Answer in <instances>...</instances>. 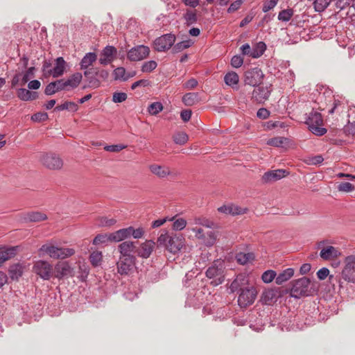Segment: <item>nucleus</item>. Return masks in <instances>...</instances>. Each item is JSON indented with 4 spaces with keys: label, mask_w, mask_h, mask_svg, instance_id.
<instances>
[{
    "label": "nucleus",
    "mask_w": 355,
    "mask_h": 355,
    "mask_svg": "<svg viewBox=\"0 0 355 355\" xmlns=\"http://www.w3.org/2000/svg\"><path fill=\"white\" fill-rule=\"evenodd\" d=\"M245 281V277L239 275L231 284V289L234 291L239 289L238 304L242 309H245L252 305L257 297V291L254 286L242 288Z\"/></svg>",
    "instance_id": "1"
},
{
    "label": "nucleus",
    "mask_w": 355,
    "mask_h": 355,
    "mask_svg": "<svg viewBox=\"0 0 355 355\" xmlns=\"http://www.w3.org/2000/svg\"><path fill=\"white\" fill-rule=\"evenodd\" d=\"M157 243L158 245L164 246L170 252L175 254L184 246V239L177 234L169 236L166 230H162Z\"/></svg>",
    "instance_id": "2"
},
{
    "label": "nucleus",
    "mask_w": 355,
    "mask_h": 355,
    "mask_svg": "<svg viewBox=\"0 0 355 355\" xmlns=\"http://www.w3.org/2000/svg\"><path fill=\"white\" fill-rule=\"evenodd\" d=\"M315 290L311 285V280L307 277H302L292 282L290 295L299 299L304 296L312 295Z\"/></svg>",
    "instance_id": "3"
},
{
    "label": "nucleus",
    "mask_w": 355,
    "mask_h": 355,
    "mask_svg": "<svg viewBox=\"0 0 355 355\" xmlns=\"http://www.w3.org/2000/svg\"><path fill=\"white\" fill-rule=\"evenodd\" d=\"M225 264L223 261H215L213 264L209 267L206 271V276L209 279H213L211 284L214 286H218L222 284L225 279Z\"/></svg>",
    "instance_id": "4"
},
{
    "label": "nucleus",
    "mask_w": 355,
    "mask_h": 355,
    "mask_svg": "<svg viewBox=\"0 0 355 355\" xmlns=\"http://www.w3.org/2000/svg\"><path fill=\"white\" fill-rule=\"evenodd\" d=\"M306 123L310 131L317 136H322L327 132V129L322 128V117L320 113L312 112L306 119Z\"/></svg>",
    "instance_id": "5"
},
{
    "label": "nucleus",
    "mask_w": 355,
    "mask_h": 355,
    "mask_svg": "<svg viewBox=\"0 0 355 355\" xmlns=\"http://www.w3.org/2000/svg\"><path fill=\"white\" fill-rule=\"evenodd\" d=\"M40 162L49 170H60L63 166V161L61 157L53 153H42L40 157Z\"/></svg>",
    "instance_id": "6"
},
{
    "label": "nucleus",
    "mask_w": 355,
    "mask_h": 355,
    "mask_svg": "<svg viewBox=\"0 0 355 355\" xmlns=\"http://www.w3.org/2000/svg\"><path fill=\"white\" fill-rule=\"evenodd\" d=\"M33 271L44 280H49L53 276V266L46 261H35L33 266Z\"/></svg>",
    "instance_id": "7"
},
{
    "label": "nucleus",
    "mask_w": 355,
    "mask_h": 355,
    "mask_svg": "<svg viewBox=\"0 0 355 355\" xmlns=\"http://www.w3.org/2000/svg\"><path fill=\"white\" fill-rule=\"evenodd\" d=\"M341 276L345 281L355 283V255H349L345 258Z\"/></svg>",
    "instance_id": "8"
},
{
    "label": "nucleus",
    "mask_w": 355,
    "mask_h": 355,
    "mask_svg": "<svg viewBox=\"0 0 355 355\" xmlns=\"http://www.w3.org/2000/svg\"><path fill=\"white\" fill-rule=\"evenodd\" d=\"M175 35L171 33L164 34L155 40L153 46L158 52H164L170 49L175 42Z\"/></svg>",
    "instance_id": "9"
},
{
    "label": "nucleus",
    "mask_w": 355,
    "mask_h": 355,
    "mask_svg": "<svg viewBox=\"0 0 355 355\" xmlns=\"http://www.w3.org/2000/svg\"><path fill=\"white\" fill-rule=\"evenodd\" d=\"M263 76L264 75L261 69L258 67H254L245 72L244 83L245 85L256 87L260 85Z\"/></svg>",
    "instance_id": "10"
},
{
    "label": "nucleus",
    "mask_w": 355,
    "mask_h": 355,
    "mask_svg": "<svg viewBox=\"0 0 355 355\" xmlns=\"http://www.w3.org/2000/svg\"><path fill=\"white\" fill-rule=\"evenodd\" d=\"M272 85L269 84L266 86L259 85L257 87L254 88L252 94V98L254 101L258 103H263L266 101L272 92Z\"/></svg>",
    "instance_id": "11"
},
{
    "label": "nucleus",
    "mask_w": 355,
    "mask_h": 355,
    "mask_svg": "<svg viewBox=\"0 0 355 355\" xmlns=\"http://www.w3.org/2000/svg\"><path fill=\"white\" fill-rule=\"evenodd\" d=\"M150 53V49L144 45H138L128 51L127 56L130 61H140L145 59Z\"/></svg>",
    "instance_id": "12"
},
{
    "label": "nucleus",
    "mask_w": 355,
    "mask_h": 355,
    "mask_svg": "<svg viewBox=\"0 0 355 355\" xmlns=\"http://www.w3.org/2000/svg\"><path fill=\"white\" fill-rule=\"evenodd\" d=\"M116 55L117 49L113 46L107 45L101 51L98 62L102 65H107L115 60Z\"/></svg>",
    "instance_id": "13"
},
{
    "label": "nucleus",
    "mask_w": 355,
    "mask_h": 355,
    "mask_svg": "<svg viewBox=\"0 0 355 355\" xmlns=\"http://www.w3.org/2000/svg\"><path fill=\"white\" fill-rule=\"evenodd\" d=\"M136 257H119L116 263L117 272L121 275H128L132 270L135 264Z\"/></svg>",
    "instance_id": "14"
},
{
    "label": "nucleus",
    "mask_w": 355,
    "mask_h": 355,
    "mask_svg": "<svg viewBox=\"0 0 355 355\" xmlns=\"http://www.w3.org/2000/svg\"><path fill=\"white\" fill-rule=\"evenodd\" d=\"M192 231L196 233V237L202 240L205 245L210 247L215 244L217 239V234L215 232L209 230L204 233L201 228H193Z\"/></svg>",
    "instance_id": "15"
},
{
    "label": "nucleus",
    "mask_w": 355,
    "mask_h": 355,
    "mask_svg": "<svg viewBox=\"0 0 355 355\" xmlns=\"http://www.w3.org/2000/svg\"><path fill=\"white\" fill-rule=\"evenodd\" d=\"M325 241H322L318 243V248H321L320 257L324 260L335 259L341 255L340 250L331 245L324 246Z\"/></svg>",
    "instance_id": "16"
},
{
    "label": "nucleus",
    "mask_w": 355,
    "mask_h": 355,
    "mask_svg": "<svg viewBox=\"0 0 355 355\" xmlns=\"http://www.w3.org/2000/svg\"><path fill=\"white\" fill-rule=\"evenodd\" d=\"M121 241L128 239L132 236L134 239H141L145 233L143 227H138L135 229L133 227L130 226L126 228L119 230Z\"/></svg>",
    "instance_id": "17"
},
{
    "label": "nucleus",
    "mask_w": 355,
    "mask_h": 355,
    "mask_svg": "<svg viewBox=\"0 0 355 355\" xmlns=\"http://www.w3.org/2000/svg\"><path fill=\"white\" fill-rule=\"evenodd\" d=\"M119 230L110 234H99L93 240L94 245L107 244L108 243L120 242Z\"/></svg>",
    "instance_id": "18"
},
{
    "label": "nucleus",
    "mask_w": 355,
    "mask_h": 355,
    "mask_svg": "<svg viewBox=\"0 0 355 355\" xmlns=\"http://www.w3.org/2000/svg\"><path fill=\"white\" fill-rule=\"evenodd\" d=\"M73 275V268L67 261L59 262L55 266L54 277L58 279Z\"/></svg>",
    "instance_id": "19"
},
{
    "label": "nucleus",
    "mask_w": 355,
    "mask_h": 355,
    "mask_svg": "<svg viewBox=\"0 0 355 355\" xmlns=\"http://www.w3.org/2000/svg\"><path fill=\"white\" fill-rule=\"evenodd\" d=\"M155 243L152 240H146L139 247L136 246L135 253L143 259L148 258L155 248Z\"/></svg>",
    "instance_id": "20"
},
{
    "label": "nucleus",
    "mask_w": 355,
    "mask_h": 355,
    "mask_svg": "<svg viewBox=\"0 0 355 355\" xmlns=\"http://www.w3.org/2000/svg\"><path fill=\"white\" fill-rule=\"evenodd\" d=\"M137 243V242L127 241L119 244L118 245V250L120 252V257H135V256L132 254V253H135Z\"/></svg>",
    "instance_id": "21"
},
{
    "label": "nucleus",
    "mask_w": 355,
    "mask_h": 355,
    "mask_svg": "<svg viewBox=\"0 0 355 355\" xmlns=\"http://www.w3.org/2000/svg\"><path fill=\"white\" fill-rule=\"evenodd\" d=\"M288 172L283 169H277L265 173L262 177V180L265 182H274L285 177Z\"/></svg>",
    "instance_id": "22"
},
{
    "label": "nucleus",
    "mask_w": 355,
    "mask_h": 355,
    "mask_svg": "<svg viewBox=\"0 0 355 355\" xmlns=\"http://www.w3.org/2000/svg\"><path fill=\"white\" fill-rule=\"evenodd\" d=\"M66 62L62 57H59L55 60V67L47 72L52 75L53 78H58L63 75L65 71Z\"/></svg>",
    "instance_id": "23"
},
{
    "label": "nucleus",
    "mask_w": 355,
    "mask_h": 355,
    "mask_svg": "<svg viewBox=\"0 0 355 355\" xmlns=\"http://www.w3.org/2000/svg\"><path fill=\"white\" fill-rule=\"evenodd\" d=\"M85 77L89 83V87L92 88H97L100 86L101 82L100 80L96 78V74L95 72V68H90L85 71L84 72Z\"/></svg>",
    "instance_id": "24"
},
{
    "label": "nucleus",
    "mask_w": 355,
    "mask_h": 355,
    "mask_svg": "<svg viewBox=\"0 0 355 355\" xmlns=\"http://www.w3.org/2000/svg\"><path fill=\"white\" fill-rule=\"evenodd\" d=\"M277 299V292L275 289L265 290L261 294L260 302L263 304H271Z\"/></svg>",
    "instance_id": "25"
},
{
    "label": "nucleus",
    "mask_w": 355,
    "mask_h": 355,
    "mask_svg": "<svg viewBox=\"0 0 355 355\" xmlns=\"http://www.w3.org/2000/svg\"><path fill=\"white\" fill-rule=\"evenodd\" d=\"M47 219V216L46 214L38 212V211H32V212H28L24 214L22 217V220L24 222L28 223V222H40L42 220H45Z\"/></svg>",
    "instance_id": "26"
},
{
    "label": "nucleus",
    "mask_w": 355,
    "mask_h": 355,
    "mask_svg": "<svg viewBox=\"0 0 355 355\" xmlns=\"http://www.w3.org/2000/svg\"><path fill=\"white\" fill-rule=\"evenodd\" d=\"M149 168L152 173L160 178H164L171 175V171L168 166L152 164L149 166Z\"/></svg>",
    "instance_id": "27"
},
{
    "label": "nucleus",
    "mask_w": 355,
    "mask_h": 355,
    "mask_svg": "<svg viewBox=\"0 0 355 355\" xmlns=\"http://www.w3.org/2000/svg\"><path fill=\"white\" fill-rule=\"evenodd\" d=\"M62 90H64V87L60 79L48 84L45 88L44 94L47 96H51Z\"/></svg>",
    "instance_id": "28"
},
{
    "label": "nucleus",
    "mask_w": 355,
    "mask_h": 355,
    "mask_svg": "<svg viewBox=\"0 0 355 355\" xmlns=\"http://www.w3.org/2000/svg\"><path fill=\"white\" fill-rule=\"evenodd\" d=\"M294 275V270L291 268H286L281 272L275 278V282L278 285H281L290 279Z\"/></svg>",
    "instance_id": "29"
},
{
    "label": "nucleus",
    "mask_w": 355,
    "mask_h": 355,
    "mask_svg": "<svg viewBox=\"0 0 355 355\" xmlns=\"http://www.w3.org/2000/svg\"><path fill=\"white\" fill-rule=\"evenodd\" d=\"M58 247L53 245L45 244L42 245L40 248L39 252L40 254H48L51 258L56 259L57 252Z\"/></svg>",
    "instance_id": "30"
},
{
    "label": "nucleus",
    "mask_w": 355,
    "mask_h": 355,
    "mask_svg": "<svg viewBox=\"0 0 355 355\" xmlns=\"http://www.w3.org/2000/svg\"><path fill=\"white\" fill-rule=\"evenodd\" d=\"M97 59V55L95 53L89 52L85 54L80 62V67L82 69H88Z\"/></svg>",
    "instance_id": "31"
},
{
    "label": "nucleus",
    "mask_w": 355,
    "mask_h": 355,
    "mask_svg": "<svg viewBox=\"0 0 355 355\" xmlns=\"http://www.w3.org/2000/svg\"><path fill=\"white\" fill-rule=\"evenodd\" d=\"M224 80L226 85L232 87H234L239 83V75L234 72H228L224 77Z\"/></svg>",
    "instance_id": "32"
},
{
    "label": "nucleus",
    "mask_w": 355,
    "mask_h": 355,
    "mask_svg": "<svg viewBox=\"0 0 355 355\" xmlns=\"http://www.w3.org/2000/svg\"><path fill=\"white\" fill-rule=\"evenodd\" d=\"M266 49V45L263 42H259L252 49L251 57L258 58L261 57Z\"/></svg>",
    "instance_id": "33"
},
{
    "label": "nucleus",
    "mask_w": 355,
    "mask_h": 355,
    "mask_svg": "<svg viewBox=\"0 0 355 355\" xmlns=\"http://www.w3.org/2000/svg\"><path fill=\"white\" fill-rule=\"evenodd\" d=\"M182 17L185 21L186 25L188 26L196 24L198 21L196 11L191 10H187Z\"/></svg>",
    "instance_id": "34"
},
{
    "label": "nucleus",
    "mask_w": 355,
    "mask_h": 355,
    "mask_svg": "<svg viewBox=\"0 0 355 355\" xmlns=\"http://www.w3.org/2000/svg\"><path fill=\"white\" fill-rule=\"evenodd\" d=\"M57 254L56 259H64L73 256L75 250L73 248L58 247Z\"/></svg>",
    "instance_id": "35"
},
{
    "label": "nucleus",
    "mask_w": 355,
    "mask_h": 355,
    "mask_svg": "<svg viewBox=\"0 0 355 355\" xmlns=\"http://www.w3.org/2000/svg\"><path fill=\"white\" fill-rule=\"evenodd\" d=\"M192 44L193 42L191 40L182 41L173 46V47L172 48V52L173 53H178L190 47Z\"/></svg>",
    "instance_id": "36"
},
{
    "label": "nucleus",
    "mask_w": 355,
    "mask_h": 355,
    "mask_svg": "<svg viewBox=\"0 0 355 355\" xmlns=\"http://www.w3.org/2000/svg\"><path fill=\"white\" fill-rule=\"evenodd\" d=\"M9 275L12 279H18L22 275V268L19 264H14L9 268Z\"/></svg>",
    "instance_id": "37"
},
{
    "label": "nucleus",
    "mask_w": 355,
    "mask_h": 355,
    "mask_svg": "<svg viewBox=\"0 0 355 355\" xmlns=\"http://www.w3.org/2000/svg\"><path fill=\"white\" fill-rule=\"evenodd\" d=\"M332 0H313L314 9L316 12L324 11L330 4Z\"/></svg>",
    "instance_id": "38"
},
{
    "label": "nucleus",
    "mask_w": 355,
    "mask_h": 355,
    "mask_svg": "<svg viewBox=\"0 0 355 355\" xmlns=\"http://www.w3.org/2000/svg\"><path fill=\"white\" fill-rule=\"evenodd\" d=\"M236 259L238 263L244 265L246 264L250 260L254 259V255L252 253H238L236 256Z\"/></svg>",
    "instance_id": "39"
},
{
    "label": "nucleus",
    "mask_w": 355,
    "mask_h": 355,
    "mask_svg": "<svg viewBox=\"0 0 355 355\" xmlns=\"http://www.w3.org/2000/svg\"><path fill=\"white\" fill-rule=\"evenodd\" d=\"M173 141L176 144L184 145L189 139L188 135L184 132H176L173 137Z\"/></svg>",
    "instance_id": "40"
},
{
    "label": "nucleus",
    "mask_w": 355,
    "mask_h": 355,
    "mask_svg": "<svg viewBox=\"0 0 355 355\" xmlns=\"http://www.w3.org/2000/svg\"><path fill=\"white\" fill-rule=\"evenodd\" d=\"M198 94L197 93H188L183 96L182 101L186 105L191 106L193 105L198 99Z\"/></svg>",
    "instance_id": "41"
},
{
    "label": "nucleus",
    "mask_w": 355,
    "mask_h": 355,
    "mask_svg": "<svg viewBox=\"0 0 355 355\" xmlns=\"http://www.w3.org/2000/svg\"><path fill=\"white\" fill-rule=\"evenodd\" d=\"M76 109L77 105L75 103L71 101H66L64 103L56 106L55 110L62 111L65 110H69L71 111H75L76 110Z\"/></svg>",
    "instance_id": "42"
},
{
    "label": "nucleus",
    "mask_w": 355,
    "mask_h": 355,
    "mask_svg": "<svg viewBox=\"0 0 355 355\" xmlns=\"http://www.w3.org/2000/svg\"><path fill=\"white\" fill-rule=\"evenodd\" d=\"M102 253L98 251L93 252L89 256L90 262L94 266L100 265L102 261Z\"/></svg>",
    "instance_id": "43"
},
{
    "label": "nucleus",
    "mask_w": 355,
    "mask_h": 355,
    "mask_svg": "<svg viewBox=\"0 0 355 355\" xmlns=\"http://www.w3.org/2000/svg\"><path fill=\"white\" fill-rule=\"evenodd\" d=\"M293 15V9H286L280 11L278 15V19L282 21H288Z\"/></svg>",
    "instance_id": "44"
},
{
    "label": "nucleus",
    "mask_w": 355,
    "mask_h": 355,
    "mask_svg": "<svg viewBox=\"0 0 355 355\" xmlns=\"http://www.w3.org/2000/svg\"><path fill=\"white\" fill-rule=\"evenodd\" d=\"M162 110L163 105L160 102H154L148 107V111L151 115H156Z\"/></svg>",
    "instance_id": "45"
},
{
    "label": "nucleus",
    "mask_w": 355,
    "mask_h": 355,
    "mask_svg": "<svg viewBox=\"0 0 355 355\" xmlns=\"http://www.w3.org/2000/svg\"><path fill=\"white\" fill-rule=\"evenodd\" d=\"M113 75L115 80H127L128 77H125V69L123 67H119L115 69L113 71Z\"/></svg>",
    "instance_id": "46"
},
{
    "label": "nucleus",
    "mask_w": 355,
    "mask_h": 355,
    "mask_svg": "<svg viewBox=\"0 0 355 355\" xmlns=\"http://www.w3.org/2000/svg\"><path fill=\"white\" fill-rule=\"evenodd\" d=\"M83 78V76L80 73H73L72 76H71L68 80H69L71 85H72V88H76L77 87L81 80Z\"/></svg>",
    "instance_id": "47"
},
{
    "label": "nucleus",
    "mask_w": 355,
    "mask_h": 355,
    "mask_svg": "<svg viewBox=\"0 0 355 355\" xmlns=\"http://www.w3.org/2000/svg\"><path fill=\"white\" fill-rule=\"evenodd\" d=\"M194 223L200 225L208 228H213L215 226L214 222L205 218H196L194 219Z\"/></svg>",
    "instance_id": "48"
},
{
    "label": "nucleus",
    "mask_w": 355,
    "mask_h": 355,
    "mask_svg": "<svg viewBox=\"0 0 355 355\" xmlns=\"http://www.w3.org/2000/svg\"><path fill=\"white\" fill-rule=\"evenodd\" d=\"M276 277V272L274 270H269L264 272L261 279L265 283H270Z\"/></svg>",
    "instance_id": "49"
},
{
    "label": "nucleus",
    "mask_w": 355,
    "mask_h": 355,
    "mask_svg": "<svg viewBox=\"0 0 355 355\" xmlns=\"http://www.w3.org/2000/svg\"><path fill=\"white\" fill-rule=\"evenodd\" d=\"M99 225L102 227H111L116 223V220L114 218H108L105 216H103L98 218Z\"/></svg>",
    "instance_id": "50"
},
{
    "label": "nucleus",
    "mask_w": 355,
    "mask_h": 355,
    "mask_svg": "<svg viewBox=\"0 0 355 355\" xmlns=\"http://www.w3.org/2000/svg\"><path fill=\"white\" fill-rule=\"evenodd\" d=\"M157 66V64L154 60L148 61L144 63L141 67V71L143 72H150L154 70Z\"/></svg>",
    "instance_id": "51"
},
{
    "label": "nucleus",
    "mask_w": 355,
    "mask_h": 355,
    "mask_svg": "<svg viewBox=\"0 0 355 355\" xmlns=\"http://www.w3.org/2000/svg\"><path fill=\"white\" fill-rule=\"evenodd\" d=\"M338 190L342 192H351L354 190V187L349 182H343L339 184L338 186Z\"/></svg>",
    "instance_id": "52"
},
{
    "label": "nucleus",
    "mask_w": 355,
    "mask_h": 355,
    "mask_svg": "<svg viewBox=\"0 0 355 355\" xmlns=\"http://www.w3.org/2000/svg\"><path fill=\"white\" fill-rule=\"evenodd\" d=\"M30 94H31V92L28 89L21 88L18 90L17 96L22 101H30Z\"/></svg>",
    "instance_id": "53"
},
{
    "label": "nucleus",
    "mask_w": 355,
    "mask_h": 355,
    "mask_svg": "<svg viewBox=\"0 0 355 355\" xmlns=\"http://www.w3.org/2000/svg\"><path fill=\"white\" fill-rule=\"evenodd\" d=\"M279 0H266L263 3L262 10L267 12L272 10L277 4Z\"/></svg>",
    "instance_id": "54"
},
{
    "label": "nucleus",
    "mask_w": 355,
    "mask_h": 355,
    "mask_svg": "<svg viewBox=\"0 0 355 355\" xmlns=\"http://www.w3.org/2000/svg\"><path fill=\"white\" fill-rule=\"evenodd\" d=\"M187 225V220L184 218H178L174 221L173 229L175 231L183 230Z\"/></svg>",
    "instance_id": "55"
},
{
    "label": "nucleus",
    "mask_w": 355,
    "mask_h": 355,
    "mask_svg": "<svg viewBox=\"0 0 355 355\" xmlns=\"http://www.w3.org/2000/svg\"><path fill=\"white\" fill-rule=\"evenodd\" d=\"M127 99V94L124 92H114L112 96V101L114 103H122Z\"/></svg>",
    "instance_id": "56"
},
{
    "label": "nucleus",
    "mask_w": 355,
    "mask_h": 355,
    "mask_svg": "<svg viewBox=\"0 0 355 355\" xmlns=\"http://www.w3.org/2000/svg\"><path fill=\"white\" fill-rule=\"evenodd\" d=\"M125 148H126V146H125V145H123V144H116V145L105 146L104 147V149L106 151H109V152H119V151H121V150H123V149H124Z\"/></svg>",
    "instance_id": "57"
},
{
    "label": "nucleus",
    "mask_w": 355,
    "mask_h": 355,
    "mask_svg": "<svg viewBox=\"0 0 355 355\" xmlns=\"http://www.w3.org/2000/svg\"><path fill=\"white\" fill-rule=\"evenodd\" d=\"M243 63V58L241 55H234L231 60V65L234 68L240 67Z\"/></svg>",
    "instance_id": "58"
},
{
    "label": "nucleus",
    "mask_w": 355,
    "mask_h": 355,
    "mask_svg": "<svg viewBox=\"0 0 355 355\" xmlns=\"http://www.w3.org/2000/svg\"><path fill=\"white\" fill-rule=\"evenodd\" d=\"M48 119V114L46 112H37L31 116V119L34 121H44Z\"/></svg>",
    "instance_id": "59"
},
{
    "label": "nucleus",
    "mask_w": 355,
    "mask_h": 355,
    "mask_svg": "<svg viewBox=\"0 0 355 355\" xmlns=\"http://www.w3.org/2000/svg\"><path fill=\"white\" fill-rule=\"evenodd\" d=\"M230 209L232 210L231 214L232 215H241L246 213L247 209L246 208H242L236 205H230Z\"/></svg>",
    "instance_id": "60"
},
{
    "label": "nucleus",
    "mask_w": 355,
    "mask_h": 355,
    "mask_svg": "<svg viewBox=\"0 0 355 355\" xmlns=\"http://www.w3.org/2000/svg\"><path fill=\"white\" fill-rule=\"evenodd\" d=\"M95 72L98 79L105 80L109 77V71L106 69H95Z\"/></svg>",
    "instance_id": "61"
},
{
    "label": "nucleus",
    "mask_w": 355,
    "mask_h": 355,
    "mask_svg": "<svg viewBox=\"0 0 355 355\" xmlns=\"http://www.w3.org/2000/svg\"><path fill=\"white\" fill-rule=\"evenodd\" d=\"M329 270L328 268H327L325 267L320 268L317 272V277L320 280L325 279L329 276Z\"/></svg>",
    "instance_id": "62"
},
{
    "label": "nucleus",
    "mask_w": 355,
    "mask_h": 355,
    "mask_svg": "<svg viewBox=\"0 0 355 355\" xmlns=\"http://www.w3.org/2000/svg\"><path fill=\"white\" fill-rule=\"evenodd\" d=\"M243 1L242 0H236L233 3H231L230 7L227 9V12L229 13H232L237 10L241 6Z\"/></svg>",
    "instance_id": "63"
},
{
    "label": "nucleus",
    "mask_w": 355,
    "mask_h": 355,
    "mask_svg": "<svg viewBox=\"0 0 355 355\" xmlns=\"http://www.w3.org/2000/svg\"><path fill=\"white\" fill-rule=\"evenodd\" d=\"M257 116L259 119H266L270 116V112L267 109L262 107L258 110Z\"/></svg>",
    "instance_id": "64"
}]
</instances>
